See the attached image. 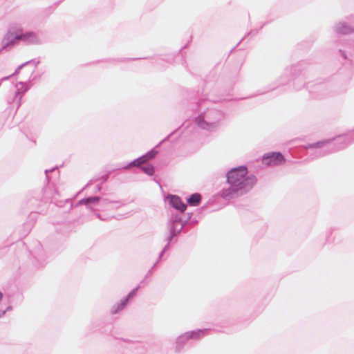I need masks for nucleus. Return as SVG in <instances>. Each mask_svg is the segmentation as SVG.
I'll list each match as a JSON object with an SVG mask.
<instances>
[{
  "label": "nucleus",
  "mask_w": 354,
  "mask_h": 354,
  "mask_svg": "<svg viewBox=\"0 0 354 354\" xmlns=\"http://www.w3.org/2000/svg\"><path fill=\"white\" fill-rule=\"evenodd\" d=\"M140 167L142 170L148 175H152L153 174L154 169L151 165H144Z\"/></svg>",
  "instance_id": "8"
},
{
  "label": "nucleus",
  "mask_w": 354,
  "mask_h": 354,
  "mask_svg": "<svg viewBox=\"0 0 354 354\" xmlns=\"http://www.w3.org/2000/svg\"><path fill=\"white\" fill-rule=\"evenodd\" d=\"M100 201V198L99 197H93V198H89L88 199H86V202L87 203H97Z\"/></svg>",
  "instance_id": "12"
},
{
  "label": "nucleus",
  "mask_w": 354,
  "mask_h": 354,
  "mask_svg": "<svg viewBox=\"0 0 354 354\" xmlns=\"http://www.w3.org/2000/svg\"><path fill=\"white\" fill-rule=\"evenodd\" d=\"M342 28L344 29L340 30V32L342 33L346 34V33H349L350 32L353 31V28L351 27L342 26Z\"/></svg>",
  "instance_id": "11"
},
{
  "label": "nucleus",
  "mask_w": 354,
  "mask_h": 354,
  "mask_svg": "<svg viewBox=\"0 0 354 354\" xmlns=\"http://www.w3.org/2000/svg\"><path fill=\"white\" fill-rule=\"evenodd\" d=\"M330 140H324V141H321V142H316V143H314L313 145H312V147H314V148H319V147H322L323 145H326V143L329 142Z\"/></svg>",
  "instance_id": "10"
},
{
  "label": "nucleus",
  "mask_w": 354,
  "mask_h": 354,
  "mask_svg": "<svg viewBox=\"0 0 354 354\" xmlns=\"http://www.w3.org/2000/svg\"><path fill=\"white\" fill-rule=\"evenodd\" d=\"M263 161L268 165H275L285 162L283 156L279 152L266 154L263 156Z\"/></svg>",
  "instance_id": "2"
},
{
  "label": "nucleus",
  "mask_w": 354,
  "mask_h": 354,
  "mask_svg": "<svg viewBox=\"0 0 354 354\" xmlns=\"http://www.w3.org/2000/svg\"><path fill=\"white\" fill-rule=\"evenodd\" d=\"M247 174L248 169L243 166L232 169L227 173V182L232 187L224 193L225 196H232L239 191L243 193L253 187L257 178L253 176L246 177Z\"/></svg>",
  "instance_id": "1"
},
{
  "label": "nucleus",
  "mask_w": 354,
  "mask_h": 354,
  "mask_svg": "<svg viewBox=\"0 0 354 354\" xmlns=\"http://www.w3.org/2000/svg\"><path fill=\"white\" fill-rule=\"evenodd\" d=\"M196 121L198 122V124L202 128V129H207L208 127V124L203 120L201 118H198L196 119Z\"/></svg>",
  "instance_id": "9"
},
{
  "label": "nucleus",
  "mask_w": 354,
  "mask_h": 354,
  "mask_svg": "<svg viewBox=\"0 0 354 354\" xmlns=\"http://www.w3.org/2000/svg\"><path fill=\"white\" fill-rule=\"evenodd\" d=\"M171 202L173 206L177 209H179L181 212H184L186 209V205L181 202L179 197H172Z\"/></svg>",
  "instance_id": "6"
},
{
  "label": "nucleus",
  "mask_w": 354,
  "mask_h": 354,
  "mask_svg": "<svg viewBox=\"0 0 354 354\" xmlns=\"http://www.w3.org/2000/svg\"><path fill=\"white\" fill-rule=\"evenodd\" d=\"M201 201V196L199 194H192L188 199L187 203L192 206L198 205Z\"/></svg>",
  "instance_id": "7"
},
{
  "label": "nucleus",
  "mask_w": 354,
  "mask_h": 354,
  "mask_svg": "<svg viewBox=\"0 0 354 354\" xmlns=\"http://www.w3.org/2000/svg\"><path fill=\"white\" fill-rule=\"evenodd\" d=\"M136 292V290H133L129 294V295L126 298L121 300L119 304L114 305L111 309V313L112 314H116L118 312L121 311L127 304L129 299L135 295Z\"/></svg>",
  "instance_id": "4"
},
{
  "label": "nucleus",
  "mask_w": 354,
  "mask_h": 354,
  "mask_svg": "<svg viewBox=\"0 0 354 354\" xmlns=\"http://www.w3.org/2000/svg\"><path fill=\"white\" fill-rule=\"evenodd\" d=\"M157 152L152 150L145 155L140 157L139 158L135 160L132 162H131L126 169L131 168L132 167H141L142 165L145 164L149 160L153 159L156 156Z\"/></svg>",
  "instance_id": "3"
},
{
  "label": "nucleus",
  "mask_w": 354,
  "mask_h": 354,
  "mask_svg": "<svg viewBox=\"0 0 354 354\" xmlns=\"http://www.w3.org/2000/svg\"><path fill=\"white\" fill-rule=\"evenodd\" d=\"M2 299V294L1 292H0V301Z\"/></svg>",
  "instance_id": "13"
},
{
  "label": "nucleus",
  "mask_w": 354,
  "mask_h": 354,
  "mask_svg": "<svg viewBox=\"0 0 354 354\" xmlns=\"http://www.w3.org/2000/svg\"><path fill=\"white\" fill-rule=\"evenodd\" d=\"M36 39V35L35 32H30L26 34H21L15 37V40L19 41H33Z\"/></svg>",
  "instance_id": "5"
}]
</instances>
